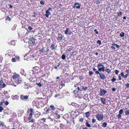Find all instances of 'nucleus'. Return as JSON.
Returning a JSON list of instances; mask_svg holds the SVG:
<instances>
[{"label":"nucleus","instance_id":"obj_57","mask_svg":"<svg viewBox=\"0 0 129 129\" xmlns=\"http://www.w3.org/2000/svg\"><path fill=\"white\" fill-rule=\"evenodd\" d=\"M112 90L113 91H115L116 89L114 88H113L112 89Z\"/></svg>","mask_w":129,"mask_h":129},{"label":"nucleus","instance_id":"obj_33","mask_svg":"<svg viewBox=\"0 0 129 129\" xmlns=\"http://www.w3.org/2000/svg\"><path fill=\"white\" fill-rule=\"evenodd\" d=\"M3 110V108L2 107L0 106V112H2Z\"/></svg>","mask_w":129,"mask_h":129},{"label":"nucleus","instance_id":"obj_25","mask_svg":"<svg viewBox=\"0 0 129 129\" xmlns=\"http://www.w3.org/2000/svg\"><path fill=\"white\" fill-rule=\"evenodd\" d=\"M24 71L23 69H22L21 70V73L23 75H24Z\"/></svg>","mask_w":129,"mask_h":129},{"label":"nucleus","instance_id":"obj_43","mask_svg":"<svg viewBox=\"0 0 129 129\" xmlns=\"http://www.w3.org/2000/svg\"><path fill=\"white\" fill-rule=\"evenodd\" d=\"M125 86L127 88H129V84L127 83L126 84Z\"/></svg>","mask_w":129,"mask_h":129},{"label":"nucleus","instance_id":"obj_8","mask_svg":"<svg viewBox=\"0 0 129 129\" xmlns=\"http://www.w3.org/2000/svg\"><path fill=\"white\" fill-rule=\"evenodd\" d=\"M72 32L70 30V29L67 28H66V30L64 31V33L65 34H68L70 35L71 34Z\"/></svg>","mask_w":129,"mask_h":129},{"label":"nucleus","instance_id":"obj_17","mask_svg":"<svg viewBox=\"0 0 129 129\" xmlns=\"http://www.w3.org/2000/svg\"><path fill=\"white\" fill-rule=\"evenodd\" d=\"M125 114L127 116H128L129 114V110H126L125 112Z\"/></svg>","mask_w":129,"mask_h":129},{"label":"nucleus","instance_id":"obj_4","mask_svg":"<svg viewBox=\"0 0 129 129\" xmlns=\"http://www.w3.org/2000/svg\"><path fill=\"white\" fill-rule=\"evenodd\" d=\"M20 98L21 100H27L28 98V96L27 95H24L23 94L20 95Z\"/></svg>","mask_w":129,"mask_h":129},{"label":"nucleus","instance_id":"obj_11","mask_svg":"<svg viewBox=\"0 0 129 129\" xmlns=\"http://www.w3.org/2000/svg\"><path fill=\"white\" fill-rule=\"evenodd\" d=\"M46 14H45V16L46 17L48 18L49 15H50L51 13L48 10H46Z\"/></svg>","mask_w":129,"mask_h":129},{"label":"nucleus","instance_id":"obj_38","mask_svg":"<svg viewBox=\"0 0 129 129\" xmlns=\"http://www.w3.org/2000/svg\"><path fill=\"white\" fill-rule=\"evenodd\" d=\"M28 29H29L30 31H31V30H32L33 28H32V27L30 26H29L28 28Z\"/></svg>","mask_w":129,"mask_h":129},{"label":"nucleus","instance_id":"obj_13","mask_svg":"<svg viewBox=\"0 0 129 129\" xmlns=\"http://www.w3.org/2000/svg\"><path fill=\"white\" fill-rule=\"evenodd\" d=\"M33 114L31 113H30L29 115V117L28 118V120H30L31 118L32 117Z\"/></svg>","mask_w":129,"mask_h":129},{"label":"nucleus","instance_id":"obj_60","mask_svg":"<svg viewBox=\"0 0 129 129\" xmlns=\"http://www.w3.org/2000/svg\"><path fill=\"white\" fill-rule=\"evenodd\" d=\"M42 120L44 121L45 122H46V119L45 118H43L42 119Z\"/></svg>","mask_w":129,"mask_h":129},{"label":"nucleus","instance_id":"obj_3","mask_svg":"<svg viewBox=\"0 0 129 129\" xmlns=\"http://www.w3.org/2000/svg\"><path fill=\"white\" fill-rule=\"evenodd\" d=\"M96 118L99 121L102 120L103 119V116L101 114H97L96 116Z\"/></svg>","mask_w":129,"mask_h":129},{"label":"nucleus","instance_id":"obj_15","mask_svg":"<svg viewBox=\"0 0 129 129\" xmlns=\"http://www.w3.org/2000/svg\"><path fill=\"white\" fill-rule=\"evenodd\" d=\"M85 115L86 117L88 118L90 116V113L89 112H87L86 113Z\"/></svg>","mask_w":129,"mask_h":129},{"label":"nucleus","instance_id":"obj_42","mask_svg":"<svg viewBox=\"0 0 129 129\" xmlns=\"http://www.w3.org/2000/svg\"><path fill=\"white\" fill-rule=\"evenodd\" d=\"M119 72V71L118 70H116L115 71V73L117 75L118 74Z\"/></svg>","mask_w":129,"mask_h":129},{"label":"nucleus","instance_id":"obj_49","mask_svg":"<svg viewBox=\"0 0 129 129\" xmlns=\"http://www.w3.org/2000/svg\"><path fill=\"white\" fill-rule=\"evenodd\" d=\"M95 73L96 74H99H99H100V73H99V71H95Z\"/></svg>","mask_w":129,"mask_h":129},{"label":"nucleus","instance_id":"obj_16","mask_svg":"<svg viewBox=\"0 0 129 129\" xmlns=\"http://www.w3.org/2000/svg\"><path fill=\"white\" fill-rule=\"evenodd\" d=\"M85 124L86 125V126L88 127H90L91 126V125L88 123V122L86 121V122L85 123Z\"/></svg>","mask_w":129,"mask_h":129},{"label":"nucleus","instance_id":"obj_50","mask_svg":"<svg viewBox=\"0 0 129 129\" xmlns=\"http://www.w3.org/2000/svg\"><path fill=\"white\" fill-rule=\"evenodd\" d=\"M94 31L95 32V33L96 34H98V32L97 31L96 29H94Z\"/></svg>","mask_w":129,"mask_h":129},{"label":"nucleus","instance_id":"obj_63","mask_svg":"<svg viewBox=\"0 0 129 129\" xmlns=\"http://www.w3.org/2000/svg\"><path fill=\"white\" fill-rule=\"evenodd\" d=\"M51 9L52 8H49L48 9V10H48V11H50Z\"/></svg>","mask_w":129,"mask_h":129},{"label":"nucleus","instance_id":"obj_7","mask_svg":"<svg viewBox=\"0 0 129 129\" xmlns=\"http://www.w3.org/2000/svg\"><path fill=\"white\" fill-rule=\"evenodd\" d=\"M35 39L33 38H31L29 39V43L31 45H33L35 43Z\"/></svg>","mask_w":129,"mask_h":129},{"label":"nucleus","instance_id":"obj_62","mask_svg":"<svg viewBox=\"0 0 129 129\" xmlns=\"http://www.w3.org/2000/svg\"><path fill=\"white\" fill-rule=\"evenodd\" d=\"M6 86V84H5V83H4L2 85L3 87L4 88V87Z\"/></svg>","mask_w":129,"mask_h":129},{"label":"nucleus","instance_id":"obj_56","mask_svg":"<svg viewBox=\"0 0 129 129\" xmlns=\"http://www.w3.org/2000/svg\"><path fill=\"white\" fill-rule=\"evenodd\" d=\"M16 59L17 60H18L19 59V56L16 57Z\"/></svg>","mask_w":129,"mask_h":129},{"label":"nucleus","instance_id":"obj_47","mask_svg":"<svg viewBox=\"0 0 129 129\" xmlns=\"http://www.w3.org/2000/svg\"><path fill=\"white\" fill-rule=\"evenodd\" d=\"M120 75L122 77L124 78V75L123 73V72L121 73L120 74Z\"/></svg>","mask_w":129,"mask_h":129},{"label":"nucleus","instance_id":"obj_28","mask_svg":"<svg viewBox=\"0 0 129 129\" xmlns=\"http://www.w3.org/2000/svg\"><path fill=\"white\" fill-rule=\"evenodd\" d=\"M10 43L12 45H15V43L13 41H11L10 42Z\"/></svg>","mask_w":129,"mask_h":129},{"label":"nucleus","instance_id":"obj_54","mask_svg":"<svg viewBox=\"0 0 129 129\" xmlns=\"http://www.w3.org/2000/svg\"><path fill=\"white\" fill-rule=\"evenodd\" d=\"M115 46H116V47L117 48H119L120 47V46L119 45H118L117 44H116Z\"/></svg>","mask_w":129,"mask_h":129},{"label":"nucleus","instance_id":"obj_6","mask_svg":"<svg viewBox=\"0 0 129 129\" xmlns=\"http://www.w3.org/2000/svg\"><path fill=\"white\" fill-rule=\"evenodd\" d=\"M81 5L79 3H75L74 6H73V8L76 7L77 9H79L80 8Z\"/></svg>","mask_w":129,"mask_h":129},{"label":"nucleus","instance_id":"obj_36","mask_svg":"<svg viewBox=\"0 0 129 129\" xmlns=\"http://www.w3.org/2000/svg\"><path fill=\"white\" fill-rule=\"evenodd\" d=\"M0 125H2L3 127H4V126H5L4 125V123L2 122H1L0 123Z\"/></svg>","mask_w":129,"mask_h":129},{"label":"nucleus","instance_id":"obj_10","mask_svg":"<svg viewBox=\"0 0 129 129\" xmlns=\"http://www.w3.org/2000/svg\"><path fill=\"white\" fill-rule=\"evenodd\" d=\"M100 77L101 78V79H105L106 77L102 73H101L99 74Z\"/></svg>","mask_w":129,"mask_h":129},{"label":"nucleus","instance_id":"obj_31","mask_svg":"<svg viewBox=\"0 0 129 129\" xmlns=\"http://www.w3.org/2000/svg\"><path fill=\"white\" fill-rule=\"evenodd\" d=\"M50 108H51L52 110H54V106L52 105H51L50 106Z\"/></svg>","mask_w":129,"mask_h":129},{"label":"nucleus","instance_id":"obj_55","mask_svg":"<svg viewBox=\"0 0 129 129\" xmlns=\"http://www.w3.org/2000/svg\"><path fill=\"white\" fill-rule=\"evenodd\" d=\"M33 109L32 108L31 109H30L29 111L30 112V113H32V112H33Z\"/></svg>","mask_w":129,"mask_h":129},{"label":"nucleus","instance_id":"obj_19","mask_svg":"<svg viewBox=\"0 0 129 129\" xmlns=\"http://www.w3.org/2000/svg\"><path fill=\"white\" fill-rule=\"evenodd\" d=\"M101 42V40H98L97 41L96 43L97 44H99V45H101L102 44V43Z\"/></svg>","mask_w":129,"mask_h":129},{"label":"nucleus","instance_id":"obj_40","mask_svg":"<svg viewBox=\"0 0 129 129\" xmlns=\"http://www.w3.org/2000/svg\"><path fill=\"white\" fill-rule=\"evenodd\" d=\"M84 119L82 118H79V121L80 122H82L83 121Z\"/></svg>","mask_w":129,"mask_h":129},{"label":"nucleus","instance_id":"obj_39","mask_svg":"<svg viewBox=\"0 0 129 129\" xmlns=\"http://www.w3.org/2000/svg\"><path fill=\"white\" fill-rule=\"evenodd\" d=\"M8 20L9 21H10L11 20V19L9 17V16H7L6 19V20Z\"/></svg>","mask_w":129,"mask_h":129},{"label":"nucleus","instance_id":"obj_59","mask_svg":"<svg viewBox=\"0 0 129 129\" xmlns=\"http://www.w3.org/2000/svg\"><path fill=\"white\" fill-rule=\"evenodd\" d=\"M111 48L112 49L114 50H115V47L113 46H111Z\"/></svg>","mask_w":129,"mask_h":129},{"label":"nucleus","instance_id":"obj_23","mask_svg":"<svg viewBox=\"0 0 129 129\" xmlns=\"http://www.w3.org/2000/svg\"><path fill=\"white\" fill-rule=\"evenodd\" d=\"M123 112V110L122 109H120L119 111V114H122Z\"/></svg>","mask_w":129,"mask_h":129},{"label":"nucleus","instance_id":"obj_37","mask_svg":"<svg viewBox=\"0 0 129 129\" xmlns=\"http://www.w3.org/2000/svg\"><path fill=\"white\" fill-rule=\"evenodd\" d=\"M17 78V76L16 75H14L13 76V79H15Z\"/></svg>","mask_w":129,"mask_h":129},{"label":"nucleus","instance_id":"obj_9","mask_svg":"<svg viewBox=\"0 0 129 129\" xmlns=\"http://www.w3.org/2000/svg\"><path fill=\"white\" fill-rule=\"evenodd\" d=\"M63 36L61 34H58L57 38V40H61L63 38Z\"/></svg>","mask_w":129,"mask_h":129},{"label":"nucleus","instance_id":"obj_34","mask_svg":"<svg viewBox=\"0 0 129 129\" xmlns=\"http://www.w3.org/2000/svg\"><path fill=\"white\" fill-rule=\"evenodd\" d=\"M81 87H82V88L85 91L87 89V87H84L83 86H82Z\"/></svg>","mask_w":129,"mask_h":129},{"label":"nucleus","instance_id":"obj_35","mask_svg":"<svg viewBox=\"0 0 129 129\" xmlns=\"http://www.w3.org/2000/svg\"><path fill=\"white\" fill-rule=\"evenodd\" d=\"M116 80V79L114 77H113V78L111 79V81L113 82H114Z\"/></svg>","mask_w":129,"mask_h":129},{"label":"nucleus","instance_id":"obj_61","mask_svg":"<svg viewBox=\"0 0 129 129\" xmlns=\"http://www.w3.org/2000/svg\"><path fill=\"white\" fill-rule=\"evenodd\" d=\"M128 76V74H126V75H124V78H127V77Z\"/></svg>","mask_w":129,"mask_h":129},{"label":"nucleus","instance_id":"obj_32","mask_svg":"<svg viewBox=\"0 0 129 129\" xmlns=\"http://www.w3.org/2000/svg\"><path fill=\"white\" fill-rule=\"evenodd\" d=\"M36 84L40 87H41L42 86V84L40 83H37Z\"/></svg>","mask_w":129,"mask_h":129},{"label":"nucleus","instance_id":"obj_30","mask_svg":"<svg viewBox=\"0 0 129 129\" xmlns=\"http://www.w3.org/2000/svg\"><path fill=\"white\" fill-rule=\"evenodd\" d=\"M18 83V84L22 82L21 80L19 79H17V81Z\"/></svg>","mask_w":129,"mask_h":129},{"label":"nucleus","instance_id":"obj_18","mask_svg":"<svg viewBox=\"0 0 129 129\" xmlns=\"http://www.w3.org/2000/svg\"><path fill=\"white\" fill-rule=\"evenodd\" d=\"M124 34H125L124 32H121L120 33V35L121 37H124Z\"/></svg>","mask_w":129,"mask_h":129},{"label":"nucleus","instance_id":"obj_51","mask_svg":"<svg viewBox=\"0 0 129 129\" xmlns=\"http://www.w3.org/2000/svg\"><path fill=\"white\" fill-rule=\"evenodd\" d=\"M49 51V49L46 48V55L48 54V52Z\"/></svg>","mask_w":129,"mask_h":129},{"label":"nucleus","instance_id":"obj_5","mask_svg":"<svg viewBox=\"0 0 129 129\" xmlns=\"http://www.w3.org/2000/svg\"><path fill=\"white\" fill-rule=\"evenodd\" d=\"M100 90V95H105L106 93H107V91L104 89H101Z\"/></svg>","mask_w":129,"mask_h":129},{"label":"nucleus","instance_id":"obj_20","mask_svg":"<svg viewBox=\"0 0 129 129\" xmlns=\"http://www.w3.org/2000/svg\"><path fill=\"white\" fill-rule=\"evenodd\" d=\"M61 64V63H58V65L57 66H55V67L54 68L56 69H57V67H59Z\"/></svg>","mask_w":129,"mask_h":129},{"label":"nucleus","instance_id":"obj_58","mask_svg":"<svg viewBox=\"0 0 129 129\" xmlns=\"http://www.w3.org/2000/svg\"><path fill=\"white\" fill-rule=\"evenodd\" d=\"M120 75H119L118 76V77L119 78V80H121L122 79Z\"/></svg>","mask_w":129,"mask_h":129},{"label":"nucleus","instance_id":"obj_46","mask_svg":"<svg viewBox=\"0 0 129 129\" xmlns=\"http://www.w3.org/2000/svg\"><path fill=\"white\" fill-rule=\"evenodd\" d=\"M96 3V4H100L101 2L99 0L96 1L95 2Z\"/></svg>","mask_w":129,"mask_h":129},{"label":"nucleus","instance_id":"obj_22","mask_svg":"<svg viewBox=\"0 0 129 129\" xmlns=\"http://www.w3.org/2000/svg\"><path fill=\"white\" fill-rule=\"evenodd\" d=\"M61 58L63 60H64L66 59V55L63 54L61 56Z\"/></svg>","mask_w":129,"mask_h":129},{"label":"nucleus","instance_id":"obj_45","mask_svg":"<svg viewBox=\"0 0 129 129\" xmlns=\"http://www.w3.org/2000/svg\"><path fill=\"white\" fill-rule=\"evenodd\" d=\"M11 60L13 62H15V61L16 59L14 58H12L11 59Z\"/></svg>","mask_w":129,"mask_h":129},{"label":"nucleus","instance_id":"obj_53","mask_svg":"<svg viewBox=\"0 0 129 129\" xmlns=\"http://www.w3.org/2000/svg\"><path fill=\"white\" fill-rule=\"evenodd\" d=\"M4 103L6 105H7L9 104L8 102L7 101H6V102H4Z\"/></svg>","mask_w":129,"mask_h":129},{"label":"nucleus","instance_id":"obj_12","mask_svg":"<svg viewBox=\"0 0 129 129\" xmlns=\"http://www.w3.org/2000/svg\"><path fill=\"white\" fill-rule=\"evenodd\" d=\"M101 102L103 104H105L106 103V99L105 98H101Z\"/></svg>","mask_w":129,"mask_h":129},{"label":"nucleus","instance_id":"obj_24","mask_svg":"<svg viewBox=\"0 0 129 129\" xmlns=\"http://www.w3.org/2000/svg\"><path fill=\"white\" fill-rule=\"evenodd\" d=\"M105 71L109 73L111 72V71L109 69H106L105 70Z\"/></svg>","mask_w":129,"mask_h":129},{"label":"nucleus","instance_id":"obj_44","mask_svg":"<svg viewBox=\"0 0 129 129\" xmlns=\"http://www.w3.org/2000/svg\"><path fill=\"white\" fill-rule=\"evenodd\" d=\"M40 4H41L42 5H44V2L43 1H41L40 2Z\"/></svg>","mask_w":129,"mask_h":129},{"label":"nucleus","instance_id":"obj_52","mask_svg":"<svg viewBox=\"0 0 129 129\" xmlns=\"http://www.w3.org/2000/svg\"><path fill=\"white\" fill-rule=\"evenodd\" d=\"M92 122L93 123L95 122L96 121L95 119H94V118L92 119Z\"/></svg>","mask_w":129,"mask_h":129},{"label":"nucleus","instance_id":"obj_14","mask_svg":"<svg viewBox=\"0 0 129 129\" xmlns=\"http://www.w3.org/2000/svg\"><path fill=\"white\" fill-rule=\"evenodd\" d=\"M51 47L52 48L51 49L52 50L55 49L56 48L55 46V45L53 44H52L51 45Z\"/></svg>","mask_w":129,"mask_h":129},{"label":"nucleus","instance_id":"obj_41","mask_svg":"<svg viewBox=\"0 0 129 129\" xmlns=\"http://www.w3.org/2000/svg\"><path fill=\"white\" fill-rule=\"evenodd\" d=\"M122 15V12H120L117 13V15L118 16H121Z\"/></svg>","mask_w":129,"mask_h":129},{"label":"nucleus","instance_id":"obj_2","mask_svg":"<svg viewBox=\"0 0 129 129\" xmlns=\"http://www.w3.org/2000/svg\"><path fill=\"white\" fill-rule=\"evenodd\" d=\"M98 68V70L99 71H102L103 72L105 71V68L104 66L101 63H99L97 66Z\"/></svg>","mask_w":129,"mask_h":129},{"label":"nucleus","instance_id":"obj_29","mask_svg":"<svg viewBox=\"0 0 129 129\" xmlns=\"http://www.w3.org/2000/svg\"><path fill=\"white\" fill-rule=\"evenodd\" d=\"M55 114L57 118H60V116L59 114H58L57 113H56Z\"/></svg>","mask_w":129,"mask_h":129},{"label":"nucleus","instance_id":"obj_48","mask_svg":"<svg viewBox=\"0 0 129 129\" xmlns=\"http://www.w3.org/2000/svg\"><path fill=\"white\" fill-rule=\"evenodd\" d=\"M35 121V120L34 119H32L30 121H29V122H34Z\"/></svg>","mask_w":129,"mask_h":129},{"label":"nucleus","instance_id":"obj_27","mask_svg":"<svg viewBox=\"0 0 129 129\" xmlns=\"http://www.w3.org/2000/svg\"><path fill=\"white\" fill-rule=\"evenodd\" d=\"M121 114H118L117 115V118L118 119L121 118Z\"/></svg>","mask_w":129,"mask_h":129},{"label":"nucleus","instance_id":"obj_64","mask_svg":"<svg viewBox=\"0 0 129 129\" xmlns=\"http://www.w3.org/2000/svg\"><path fill=\"white\" fill-rule=\"evenodd\" d=\"M126 72H127V73H129V70H126Z\"/></svg>","mask_w":129,"mask_h":129},{"label":"nucleus","instance_id":"obj_1","mask_svg":"<svg viewBox=\"0 0 129 129\" xmlns=\"http://www.w3.org/2000/svg\"><path fill=\"white\" fill-rule=\"evenodd\" d=\"M46 48L43 47L41 49H40L39 50V51L40 52V53L42 55H46Z\"/></svg>","mask_w":129,"mask_h":129},{"label":"nucleus","instance_id":"obj_26","mask_svg":"<svg viewBox=\"0 0 129 129\" xmlns=\"http://www.w3.org/2000/svg\"><path fill=\"white\" fill-rule=\"evenodd\" d=\"M93 73V72H92V71H89L88 73L89 75L90 76H91L92 75Z\"/></svg>","mask_w":129,"mask_h":129},{"label":"nucleus","instance_id":"obj_21","mask_svg":"<svg viewBox=\"0 0 129 129\" xmlns=\"http://www.w3.org/2000/svg\"><path fill=\"white\" fill-rule=\"evenodd\" d=\"M107 123L106 122H104L103 124V126L104 127L107 126Z\"/></svg>","mask_w":129,"mask_h":129}]
</instances>
